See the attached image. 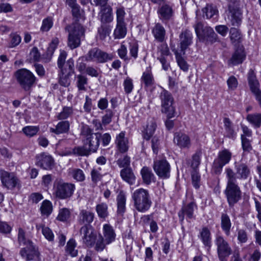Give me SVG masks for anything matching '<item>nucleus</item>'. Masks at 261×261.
<instances>
[{"label": "nucleus", "mask_w": 261, "mask_h": 261, "mask_svg": "<svg viewBox=\"0 0 261 261\" xmlns=\"http://www.w3.org/2000/svg\"><path fill=\"white\" fill-rule=\"evenodd\" d=\"M227 184L224 194L230 207H232L242 198V191L239 187L234 172L230 168L225 169Z\"/></svg>", "instance_id": "obj_1"}, {"label": "nucleus", "mask_w": 261, "mask_h": 261, "mask_svg": "<svg viewBox=\"0 0 261 261\" xmlns=\"http://www.w3.org/2000/svg\"><path fill=\"white\" fill-rule=\"evenodd\" d=\"M132 198L135 208L139 212L145 213L151 206L152 201L147 190L143 188L136 190L133 193Z\"/></svg>", "instance_id": "obj_2"}, {"label": "nucleus", "mask_w": 261, "mask_h": 261, "mask_svg": "<svg viewBox=\"0 0 261 261\" xmlns=\"http://www.w3.org/2000/svg\"><path fill=\"white\" fill-rule=\"evenodd\" d=\"M75 190V185L71 182H65L62 179L57 180L54 184V193L60 199H69L73 195Z\"/></svg>", "instance_id": "obj_3"}, {"label": "nucleus", "mask_w": 261, "mask_h": 261, "mask_svg": "<svg viewBox=\"0 0 261 261\" xmlns=\"http://www.w3.org/2000/svg\"><path fill=\"white\" fill-rule=\"evenodd\" d=\"M69 32L68 46L72 49L80 46L82 37L84 36L85 30L79 23H75L72 25L66 27Z\"/></svg>", "instance_id": "obj_4"}, {"label": "nucleus", "mask_w": 261, "mask_h": 261, "mask_svg": "<svg viewBox=\"0 0 261 261\" xmlns=\"http://www.w3.org/2000/svg\"><path fill=\"white\" fill-rule=\"evenodd\" d=\"M15 76L17 83L25 91H30L36 83V78L34 74L25 68L17 70L15 73Z\"/></svg>", "instance_id": "obj_5"}, {"label": "nucleus", "mask_w": 261, "mask_h": 261, "mask_svg": "<svg viewBox=\"0 0 261 261\" xmlns=\"http://www.w3.org/2000/svg\"><path fill=\"white\" fill-rule=\"evenodd\" d=\"M214 243L217 247L218 257L220 261H227L232 254V250L229 243L224 238L219 234L216 236Z\"/></svg>", "instance_id": "obj_6"}, {"label": "nucleus", "mask_w": 261, "mask_h": 261, "mask_svg": "<svg viewBox=\"0 0 261 261\" xmlns=\"http://www.w3.org/2000/svg\"><path fill=\"white\" fill-rule=\"evenodd\" d=\"M197 37L200 41L214 42L217 40V35L213 28L208 26H204L201 22H197L194 25Z\"/></svg>", "instance_id": "obj_7"}, {"label": "nucleus", "mask_w": 261, "mask_h": 261, "mask_svg": "<svg viewBox=\"0 0 261 261\" xmlns=\"http://www.w3.org/2000/svg\"><path fill=\"white\" fill-rule=\"evenodd\" d=\"M88 62L103 63L113 59V56L102 51L98 47H94L89 50L85 56Z\"/></svg>", "instance_id": "obj_8"}, {"label": "nucleus", "mask_w": 261, "mask_h": 261, "mask_svg": "<svg viewBox=\"0 0 261 261\" xmlns=\"http://www.w3.org/2000/svg\"><path fill=\"white\" fill-rule=\"evenodd\" d=\"M232 153L228 149H224L219 152L218 156L214 161L212 170L215 174H221L223 167L230 162Z\"/></svg>", "instance_id": "obj_9"}, {"label": "nucleus", "mask_w": 261, "mask_h": 261, "mask_svg": "<svg viewBox=\"0 0 261 261\" xmlns=\"http://www.w3.org/2000/svg\"><path fill=\"white\" fill-rule=\"evenodd\" d=\"M161 100L162 112L167 115L170 119L174 116V108L172 106L173 98L171 94L167 90L162 89L160 94Z\"/></svg>", "instance_id": "obj_10"}, {"label": "nucleus", "mask_w": 261, "mask_h": 261, "mask_svg": "<svg viewBox=\"0 0 261 261\" xmlns=\"http://www.w3.org/2000/svg\"><path fill=\"white\" fill-rule=\"evenodd\" d=\"M152 168L159 178L165 179L170 177L171 167L166 159L154 160Z\"/></svg>", "instance_id": "obj_11"}, {"label": "nucleus", "mask_w": 261, "mask_h": 261, "mask_svg": "<svg viewBox=\"0 0 261 261\" xmlns=\"http://www.w3.org/2000/svg\"><path fill=\"white\" fill-rule=\"evenodd\" d=\"M0 177L3 185L8 189L13 190L19 186V180L13 172L1 170Z\"/></svg>", "instance_id": "obj_12"}, {"label": "nucleus", "mask_w": 261, "mask_h": 261, "mask_svg": "<svg viewBox=\"0 0 261 261\" xmlns=\"http://www.w3.org/2000/svg\"><path fill=\"white\" fill-rule=\"evenodd\" d=\"M36 165L41 168L50 170L55 165L53 157L46 152H42L36 156Z\"/></svg>", "instance_id": "obj_13"}, {"label": "nucleus", "mask_w": 261, "mask_h": 261, "mask_svg": "<svg viewBox=\"0 0 261 261\" xmlns=\"http://www.w3.org/2000/svg\"><path fill=\"white\" fill-rule=\"evenodd\" d=\"M236 0H228L229 17L232 25L239 26L241 22V13Z\"/></svg>", "instance_id": "obj_14"}, {"label": "nucleus", "mask_w": 261, "mask_h": 261, "mask_svg": "<svg viewBox=\"0 0 261 261\" xmlns=\"http://www.w3.org/2000/svg\"><path fill=\"white\" fill-rule=\"evenodd\" d=\"M157 13L159 19L163 23H166L172 18L174 11L172 6L170 5L169 3L165 2L159 5Z\"/></svg>", "instance_id": "obj_15"}, {"label": "nucleus", "mask_w": 261, "mask_h": 261, "mask_svg": "<svg viewBox=\"0 0 261 261\" xmlns=\"http://www.w3.org/2000/svg\"><path fill=\"white\" fill-rule=\"evenodd\" d=\"M83 243L88 247H92L96 241V235L92 226H83L80 230Z\"/></svg>", "instance_id": "obj_16"}, {"label": "nucleus", "mask_w": 261, "mask_h": 261, "mask_svg": "<svg viewBox=\"0 0 261 261\" xmlns=\"http://www.w3.org/2000/svg\"><path fill=\"white\" fill-rule=\"evenodd\" d=\"M197 208V205L194 201H192L184 206L178 213V217L180 221L184 220L185 216L187 220L195 219L194 214L195 209Z\"/></svg>", "instance_id": "obj_17"}, {"label": "nucleus", "mask_w": 261, "mask_h": 261, "mask_svg": "<svg viewBox=\"0 0 261 261\" xmlns=\"http://www.w3.org/2000/svg\"><path fill=\"white\" fill-rule=\"evenodd\" d=\"M236 179H247L251 175V170L248 165L244 163H234Z\"/></svg>", "instance_id": "obj_18"}, {"label": "nucleus", "mask_w": 261, "mask_h": 261, "mask_svg": "<svg viewBox=\"0 0 261 261\" xmlns=\"http://www.w3.org/2000/svg\"><path fill=\"white\" fill-rule=\"evenodd\" d=\"M115 143L117 151L121 153H126L129 148V141L125 137V132L122 131L116 137Z\"/></svg>", "instance_id": "obj_19"}, {"label": "nucleus", "mask_w": 261, "mask_h": 261, "mask_svg": "<svg viewBox=\"0 0 261 261\" xmlns=\"http://www.w3.org/2000/svg\"><path fill=\"white\" fill-rule=\"evenodd\" d=\"M174 143L180 148H189L191 145V139L188 135L181 132L174 134Z\"/></svg>", "instance_id": "obj_20"}, {"label": "nucleus", "mask_w": 261, "mask_h": 261, "mask_svg": "<svg viewBox=\"0 0 261 261\" xmlns=\"http://www.w3.org/2000/svg\"><path fill=\"white\" fill-rule=\"evenodd\" d=\"M20 254L22 257L25 258L27 260H33L38 258L39 253L33 243L22 248L20 251Z\"/></svg>", "instance_id": "obj_21"}, {"label": "nucleus", "mask_w": 261, "mask_h": 261, "mask_svg": "<svg viewBox=\"0 0 261 261\" xmlns=\"http://www.w3.org/2000/svg\"><path fill=\"white\" fill-rule=\"evenodd\" d=\"M95 217L94 214L86 210L80 211L78 216V222L83 226H91L90 224L93 221Z\"/></svg>", "instance_id": "obj_22"}, {"label": "nucleus", "mask_w": 261, "mask_h": 261, "mask_svg": "<svg viewBox=\"0 0 261 261\" xmlns=\"http://www.w3.org/2000/svg\"><path fill=\"white\" fill-rule=\"evenodd\" d=\"M192 32L188 30L182 31L179 35L181 50L184 51L192 43Z\"/></svg>", "instance_id": "obj_23"}, {"label": "nucleus", "mask_w": 261, "mask_h": 261, "mask_svg": "<svg viewBox=\"0 0 261 261\" xmlns=\"http://www.w3.org/2000/svg\"><path fill=\"white\" fill-rule=\"evenodd\" d=\"M101 138V134L94 133V135L91 137L86 139L84 141L85 145H88V149L91 152H95L97 151L99 145V140Z\"/></svg>", "instance_id": "obj_24"}, {"label": "nucleus", "mask_w": 261, "mask_h": 261, "mask_svg": "<svg viewBox=\"0 0 261 261\" xmlns=\"http://www.w3.org/2000/svg\"><path fill=\"white\" fill-rule=\"evenodd\" d=\"M246 55L242 47L238 48L232 54L231 58L228 60L229 65H236L241 64L245 59Z\"/></svg>", "instance_id": "obj_25"}, {"label": "nucleus", "mask_w": 261, "mask_h": 261, "mask_svg": "<svg viewBox=\"0 0 261 261\" xmlns=\"http://www.w3.org/2000/svg\"><path fill=\"white\" fill-rule=\"evenodd\" d=\"M142 84L144 85V87L146 90L151 91L154 85V81L152 73L149 68L143 72L141 77Z\"/></svg>", "instance_id": "obj_26"}, {"label": "nucleus", "mask_w": 261, "mask_h": 261, "mask_svg": "<svg viewBox=\"0 0 261 261\" xmlns=\"http://www.w3.org/2000/svg\"><path fill=\"white\" fill-rule=\"evenodd\" d=\"M199 238L209 251L212 246V237L210 229L206 227H203L200 232Z\"/></svg>", "instance_id": "obj_27"}, {"label": "nucleus", "mask_w": 261, "mask_h": 261, "mask_svg": "<svg viewBox=\"0 0 261 261\" xmlns=\"http://www.w3.org/2000/svg\"><path fill=\"white\" fill-rule=\"evenodd\" d=\"M126 194L123 191H120L117 196V213L122 216L126 211Z\"/></svg>", "instance_id": "obj_28"}, {"label": "nucleus", "mask_w": 261, "mask_h": 261, "mask_svg": "<svg viewBox=\"0 0 261 261\" xmlns=\"http://www.w3.org/2000/svg\"><path fill=\"white\" fill-rule=\"evenodd\" d=\"M70 128V123L67 120L60 121L55 127H50L49 130L51 133L56 135L67 133Z\"/></svg>", "instance_id": "obj_29"}, {"label": "nucleus", "mask_w": 261, "mask_h": 261, "mask_svg": "<svg viewBox=\"0 0 261 261\" xmlns=\"http://www.w3.org/2000/svg\"><path fill=\"white\" fill-rule=\"evenodd\" d=\"M203 16L207 19H212L213 21H217L218 17V11L216 7L212 5H206L202 9Z\"/></svg>", "instance_id": "obj_30"}, {"label": "nucleus", "mask_w": 261, "mask_h": 261, "mask_svg": "<svg viewBox=\"0 0 261 261\" xmlns=\"http://www.w3.org/2000/svg\"><path fill=\"white\" fill-rule=\"evenodd\" d=\"M141 174L146 185H149L151 182L155 181V176L149 167L144 166L141 170Z\"/></svg>", "instance_id": "obj_31"}, {"label": "nucleus", "mask_w": 261, "mask_h": 261, "mask_svg": "<svg viewBox=\"0 0 261 261\" xmlns=\"http://www.w3.org/2000/svg\"><path fill=\"white\" fill-rule=\"evenodd\" d=\"M225 129V136L234 140L237 136V132L234 129V126L230 119L224 118L223 119Z\"/></svg>", "instance_id": "obj_32"}, {"label": "nucleus", "mask_w": 261, "mask_h": 261, "mask_svg": "<svg viewBox=\"0 0 261 261\" xmlns=\"http://www.w3.org/2000/svg\"><path fill=\"white\" fill-rule=\"evenodd\" d=\"M152 33L155 39L159 42H162L165 39L166 31L164 27L160 23H156L152 28Z\"/></svg>", "instance_id": "obj_33"}, {"label": "nucleus", "mask_w": 261, "mask_h": 261, "mask_svg": "<svg viewBox=\"0 0 261 261\" xmlns=\"http://www.w3.org/2000/svg\"><path fill=\"white\" fill-rule=\"evenodd\" d=\"M103 230L106 244H109L115 240L116 234L114 230L110 224H105L103 226Z\"/></svg>", "instance_id": "obj_34"}, {"label": "nucleus", "mask_w": 261, "mask_h": 261, "mask_svg": "<svg viewBox=\"0 0 261 261\" xmlns=\"http://www.w3.org/2000/svg\"><path fill=\"white\" fill-rule=\"evenodd\" d=\"M100 21L102 24H106L112 21L113 19L112 8L108 6L104 7L100 11Z\"/></svg>", "instance_id": "obj_35"}, {"label": "nucleus", "mask_w": 261, "mask_h": 261, "mask_svg": "<svg viewBox=\"0 0 261 261\" xmlns=\"http://www.w3.org/2000/svg\"><path fill=\"white\" fill-rule=\"evenodd\" d=\"M221 227L226 236L230 233L231 222L229 216L225 213H222L221 216Z\"/></svg>", "instance_id": "obj_36"}, {"label": "nucleus", "mask_w": 261, "mask_h": 261, "mask_svg": "<svg viewBox=\"0 0 261 261\" xmlns=\"http://www.w3.org/2000/svg\"><path fill=\"white\" fill-rule=\"evenodd\" d=\"M95 211L98 218L101 220H106L109 215L108 205L105 202L97 204L95 206Z\"/></svg>", "instance_id": "obj_37"}, {"label": "nucleus", "mask_w": 261, "mask_h": 261, "mask_svg": "<svg viewBox=\"0 0 261 261\" xmlns=\"http://www.w3.org/2000/svg\"><path fill=\"white\" fill-rule=\"evenodd\" d=\"M156 127V124L154 119H148L146 128L144 132V138L146 140H148L154 133Z\"/></svg>", "instance_id": "obj_38"}, {"label": "nucleus", "mask_w": 261, "mask_h": 261, "mask_svg": "<svg viewBox=\"0 0 261 261\" xmlns=\"http://www.w3.org/2000/svg\"><path fill=\"white\" fill-rule=\"evenodd\" d=\"M120 176L121 178L126 182L130 185L134 184L135 181V176L130 168H124L120 171Z\"/></svg>", "instance_id": "obj_39"}, {"label": "nucleus", "mask_w": 261, "mask_h": 261, "mask_svg": "<svg viewBox=\"0 0 261 261\" xmlns=\"http://www.w3.org/2000/svg\"><path fill=\"white\" fill-rule=\"evenodd\" d=\"M68 174L75 180L82 182L85 180V175L84 171L79 168H71L68 170Z\"/></svg>", "instance_id": "obj_40"}, {"label": "nucleus", "mask_w": 261, "mask_h": 261, "mask_svg": "<svg viewBox=\"0 0 261 261\" xmlns=\"http://www.w3.org/2000/svg\"><path fill=\"white\" fill-rule=\"evenodd\" d=\"M246 120L256 128L261 126V114H249L246 116Z\"/></svg>", "instance_id": "obj_41"}, {"label": "nucleus", "mask_w": 261, "mask_h": 261, "mask_svg": "<svg viewBox=\"0 0 261 261\" xmlns=\"http://www.w3.org/2000/svg\"><path fill=\"white\" fill-rule=\"evenodd\" d=\"M248 84L252 92L259 89V83L253 71H250L248 76Z\"/></svg>", "instance_id": "obj_42"}, {"label": "nucleus", "mask_w": 261, "mask_h": 261, "mask_svg": "<svg viewBox=\"0 0 261 261\" xmlns=\"http://www.w3.org/2000/svg\"><path fill=\"white\" fill-rule=\"evenodd\" d=\"M126 34V28L124 23L117 22V26L114 30L115 38L121 39L124 38Z\"/></svg>", "instance_id": "obj_43"}, {"label": "nucleus", "mask_w": 261, "mask_h": 261, "mask_svg": "<svg viewBox=\"0 0 261 261\" xmlns=\"http://www.w3.org/2000/svg\"><path fill=\"white\" fill-rule=\"evenodd\" d=\"M111 31V28L110 25L107 24H101L100 27L98 28L97 36L101 40H104L107 36H109Z\"/></svg>", "instance_id": "obj_44"}, {"label": "nucleus", "mask_w": 261, "mask_h": 261, "mask_svg": "<svg viewBox=\"0 0 261 261\" xmlns=\"http://www.w3.org/2000/svg\"><path fill=\"white\" fill-rule=\"evenodd\" d=\"M76 246V242L73 239H70L66 246V252L72 257H75L77 255V250L75 249Z\"/></svg>", "instance_id": "obj_45"}, {"label": "nucleus", "mask_w": 261, "mask_h": 261, "mask_svg": "<svg viewBox=\"0 0 261 261\" xmlns=\"http://www.w3.org/2000/svg\"><path fill=\"white\" fill-rule=\"evenodd\" d=\"M70 210L66 207L60 209L57 219L61 222H67L71 217Z\"/></svg>", "instance_id": "obj_46"}, {"label": "nucleus", "mask_w": 261, "mask_h": 261, "mask_svg": "<svg viewBox=\"0 0 261 261\" xmlns=\"http://www.w3.org/2000/svg\"><path fill=\"white\" fill-rule=\"evenodd\" d=\"M17 241L19 245L27 247L28 245L32 243L31 241L26 238L25 232L22 228H18Z\"/></svg>", "instance_id": "obj_47"}, {"label": "nucleus", "mask_w": 261, "mask_h": 261, "mask_svg": "<svg viewBox=\"0 0 261 261\" xmlns=\"http://www.w3.org/2000/svg\"><path fill=\"white\" fill-rule=\"evenodd\" d=\"M40 210L42 215L46 216H49L53 211L51 202L47 200H44L41 204Z\"/></svg>", "instance_id": "obj_48"}, {"label": "nucleus", "mask_w": 261, "mask_h": 261, "mask_svg": "<svg viewBox=\"0 0 261 261\" xmlns=\"http://www.w3.org/2000/svg\"><path fill=\"white\" fill-rule=\"evenodd\" d=\"M10 41L8 43L9 48H13L18 46L21 41V36L16 33H11L9 36Z\"/></svg>", "instance_id": "obj_49"}, {"label": "nucleus", "mask_w": 261, "mask_h": 261, "mask_svg": "<svg viewBox=\"0 0 261 261\" xmlns=\"http://www.w3.org/2000/svg\"><path fill=\"white\" fill-rule=\"evenodd\" d=\"M202 155L201 150H198L192 156L191 167L193 170H197L200 164V158Z\"/></svg>", "instance_id": "obj_50"}, {"label": "nucleus", "mask_w": 261, "mask_h": 261, "mask_svg": "<svg viewBox=\"0 0 261 261\" xmlns=\"http://www.w3.org/2000/svg\"><path fill=\"white\" fill-rule=\"evenodd\" d=\"M61 69V72L72 75L74 72V61L72 59L68 60Z\"/></svg>", "instance_id": "obj_51"}, {"label": "nucleus", "mask_w": 261, "mask_h": 261, "mask_svg": "<svg viewBox=\"0 0 261 261\" xmlns=\"http://www.w3.org/2000/svg\"><path fill=\"white\" fill-rule=\"evenodd\" d=\"M72 152L74 154L80 156H87L91 153L87 146L85 144L83 146L74 147L72 150Z\"/></svg>", "instance_id": "obj_52"}, {"label": "nucleus", "mask_w": 261, "mask_h": 261, "mask_svg": "<svg viewBox=\"0 0 261 261\" xmlns=\"http://www.w3.org/2000/svg\"><path fill=\"white\" fill-rule=\"evenodd\" d=\"M73 114V110L71 107H64L63 110L57 116L59 120H65L69 118Z\"/></svg>", "instance_id": "obj_53"}, {"label": "nucleus", "mask_w": 261, "mask_h": 261, "mask_svg": "<svg viewBox=\"0 0 261 261\" xmlns=\"http://www.w3.org/2000/svg\"><path fill=\"white\" fill-rule=\"evenodd\" d=\"M77 86L79 90L85 91L86 90L85 85L88 83L87 78L83 75H77Z\"/></svg>", "instance_id": "obj_54"}, {"label": "nucleus", "mask_w": 261, "mask_h": 261, "mask_svg": "<svg viewBox=\"0 0 261 261\" xmlns=\"http://www.w3.org/2000/svg\"><path fill=\"white\" fill-rule=\"evenodd\" d=\"M71 74H68L67 73L61 72L60 74V84L64 87H68L70 84V77Z\"/></svg>", "instance_id": "obj_55"}, {"label": "nucleus", "mask_w": 261, "mask_h": 261, "mask_svg": "<svg viewBox=\"0 0 261 261\" xmlns=\"http://www.w3.org/2000/svg\"><path fill=\"white\" fill-rule=\"evenodd\" d=\"M191 177L193 187L198 189L200 185V175L197 170H193L191 172Z\"/></svg>", "instance_id": "obj_56"}, {"label": "nucleus", "mask_w": 261, "mask_h": 261, "mask_svg": "<svg viewBox=\"0 0 261 261\" xmlns=\"http://www.w3.org/2000/svg\"><path fill=\"white\" fill-rule=\"evenodd\" d=\"M39 128L35 126H27L22 128V132L27 136L31 137L37 134Z\"/></svg>", "instance_id": "obj_57"}, {"label": "nucleus", "mask_w": 261, "mask_h": 261, "mask_svg": "<svg viewBox=\"0 0 261 261\" xmlns=\"http://www.w3.org/2000/svg\"><path fill=\"white\" fill-rule=\"evenodd\" d=\"M117 53L119 57L121 59L123 60L126 63H128L130 59L127 56V49L125 45L121 44L120 47L117 50Z\"/></svg>", "instance_id": "obj_58"}, {"label": "nucleus", "mask_w": 261, "mask_h": 261, "mask_svg": "<svg viewBox=\"0 0 261 261\" xmlns=\"http://www.w3.org/2000/svg\"><path fill=\"white\" fill-rule=\"evenodd\" d=\"M241 139L244 152H249L252 149L251 141L246 137H244V135H241Z\"/></svg>", "instance_id": "obj_59"}, {"label": "nucleus", "mask_w": 261, "mask_h": 261, "mask_svg": "<svg viewBox=\"0 0 261 261\" xmlns=\"http://www.w3.org/2000/svg\"><path fill=\"white\" fill-rule=\"evenodd\" d=\"M230 38L233 43H238L241 39V34L239 30L234 28H231L230 30Z\"/></svg>", "instance_id": "obj_60"}, {"label": "nucleus", "mask_w": 261, "mask_h": 261, "mask_svg": "<svg viewBox=\"0 0 261 261\" xmlns=\"http://www.w3.org/2000/svg\"><path fill=\"white\" fill-rule=\"evenodd\" d=\"M71 12L73 17L76 18V20H79L82 18L84 14L83 10L81 9V7L77 4L71 8Z\"/></svg>", "instance_id": "obj_61"}, {"label": "nucleus", "mask_w": 261, "mask_h": 261, "mask_svg": "<svg viewBox=\"0 0 261 261\" xmlns=\"http://www.w3.org/2000/svg\"><path fill=\"white\" fill-rule=\"evenodd\" d=\"M114 116V113L110 109L106 110L105 114L102 117L101 122L104 125L110 124L112 121V117Z\"/></svg>", "instance_id": "obj_62"}, {"label": "nucleus", "mask_w": 261, "mask_h": 261, "mask_svg": "<svg viewBox=\"0 0 261 261\" xmlns=\"http://www.w3.org/2000/svg\"><path fill=\"white\" fill-rule=\"evenodd\" d=\"M124 91L126 94L130 93L134 88L133 80L129 77H127L123 82Z\"/></svg>", "instance_id": "obj_63"}, {"label": "nucleus", "mask_w": 261, "mask_h": 261, "mask_svg": "<svg viewBox=\"0 0 261 261\" xmlns=\"http://www.w3.org/2000/svg\"><path fill=\"white\" fill-rule=\"evenodd\" d=\"M53 22L51 18L47 17L42 21L40 30L42 32H48L53 27Z\"/></svg>", "instance_id": "obj_64"}]
</instances>
